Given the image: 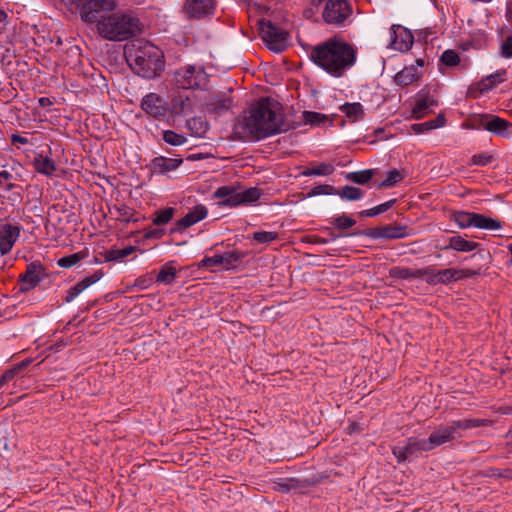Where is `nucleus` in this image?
I'll use <instances>...</instances> for the list:
<instances>
[{
	"mask_svg": "<svg viewBox=\"0 0 512 512\" xmlns=\"http://www.w3.org/2000/svg\"><path fill=\"white\" fill-rule=\"evenodd\" d=\"M252 237L259 243H269L277 239L278 233L272 231H259L253 233Z\"/></svg>",
	"mask_w": 512,
	"mask_h": 512,
	"instance_id": "nucleus-50",
	"label": "nucleus"
},
{
	"mask_svg": "<svg viewBox=\"0 0 512 512\" xmlns=\"http://www.w3.org/2000/svg\"><path fill=\"white\" fill-rule=\"evenodd\" d=\"M12 178V174L7 170L0 171V184H7V187L11 189L13 187L12 184L8 183V181Z\"/></svg>",
	"mask_w": 512,
	"mask_h": 512,
	"instance_id": "nucleus-57",
	"label": "nucleus"
},
{
	"mask_svg": "<svg viewBox=\"0 0 512 512\" xmlns=\"http://www.w3.org/2000/svg\"><path fill=\"white\" fill-rule=\"evenodd\" d=\"M88 255V250L84 249L71 255L61 257L57 260V265L62 268H71L82 260L86 259Z\"/></svg>",
	"mask_w": 512,
	"mask_h": 512,
	"instance_id": "nucleus-34",
	"label": "nucleus"
},
{
	"mask_svg": "<svg viewBox=\"0 0 512 512\" xmlns=\"http://www.w3.org/2000/svg\"><path fill=\"white\" fill-rule=\"evenodd\" d=\"M501 56L506 59L512 58V35L502 43Z\"/></svg>",
	"mask_w": 512,
	"mask_h": 512,
	"instance_id": "nucleus-53",
	"label": "nucleus"
},
{
	"mask_svg": "<svg viewBox=\"0 0 512 512\" xmlns=\"http://www.w3.org/2000/svg\"><path fill=\"white\" fill-rule=\"evenodd\" d=\"M18 374L17 369L13 366L11 369L6 370L2 375L6 378L8 382L14 379V377Z\"/></svg>",
	"mask_w": 512,
	"mask_h": 512,
	"instance_id": "nucleus-59",
	"label": "nucleus"
},
{
	"mask_svg": "<svg viewBox=\"0 0 512 512\" xmlns=\"http://www.w3.org/2000/svg\"><path fill=\"white\" fill-rule=\"evenodd\" d=\"M378 214H381L380 212V209L378 208V206H375L373 208H370V209H367V210H364L362 212H360V216H363V217H374Z\"/></svg>",
	"mask_w": 512,
	"mask_h": 512,
	"instance_id": "nucleus-58",
	"label": "nucleus"
},
{
	"mask_svg": "<svg viewBox=\"0 0 512 512\" xmlns=\"http://www.w3.org/2000/svg\"><path fill=\"white\" fill-rule=\"evenodd\" d=\"M209 76L201 65L186 64L173 73L172 85L178 89L196 90L204 89Z\"/></svg>",
	"mask_w": 512,
	"mask_h": 512,
	"instance_id": "nucleus-5",
	"label": "nucleus"
},
{
	"mask_svg": "<svg viewBox=\"0 0 512 512\" xmlns=\"http://www.w3.org/2000/svg\"><path fill=\"white\" fill-rule=\"evenodd\" d=\"M174 212V208L171 207L156 211L154 214L155 216L153 218V223L155 225H163L170 222L174 216Z\"/></svg>",
	"mask_w": 512,
	"mask_h": 512,
	"instance_id": "nucleus-44",
	"label": "nucleus"
},
{
	"mask_svg": "<svg viewBox=\"0 0 512 512\" xmlns=\"http://www.w3.org/2000/svg\"><path fill=\"white\" fill-rule=\"evenodd\" d=\"M431 130V124L428 121L411 125V131L415 134H422Z\"/></svg>",
	"mask_w": 512,
	"mask_h": 512,
	"instance_id": "nucleus-54",
	"label": "nucleus"
},
{
	"mask_svg": "<svg viewBox=\"0 0 512 512\" xmlns=\"http://www.w3.org/2000/svg\"><path fill=\"white\" fill-rule=\"evenodd\" d=\"M493 160V156L489 155V154H486V153H481V154H475L471 157L470 159V165H474V166H486L488 164H490Z\"/></svg>",
	"mask_w": 512,
	"mask_h": 512,
	"instance_id": "nucleus-52",
	"label": "nucleus"
},
{
	"mask_svg": "<svg viewBox=\"0 0 512 512\" xmlns=\"http://www.w3.org/2000/svg\"><path fill=\"white\" fill-rule=\"evenodd\" d=\"M340 109L351 121L362 119L364 115L363 106L358 102L346 103Z\"/></svg>",
	"mask_w": 512,
	"mask_h": 512,
	"instance_id": "nucleus-36",
	"label": "nucleus"
},
{
	"mask_svg": "<svg viewBox=\"0 0 512 512\" xmlns=\"http://www.w3.org/2000/svg\"><path fill=\"white\" fill-rule=\"evenodd\" d=\"M109 212L116 218V220L123 223L137 221V219H134V209L123 203L113 205L109 208Z\"/></svg>",
	"mask_w": 512,
	"mask_h": 512,
	"instance_id": "nucleus-26",
	"label": "nucleus"
},
{
	"mask_svg": "<svg viewBox=\"0 0 512 512\" xmlns=\"http://www.w3.org/2000/svg\"><path fill=\"white\" fill-rule=\"evenodd\" d=\"M183 160L181 158H167L164 156L155 157L151 163V171L158 174H165L176 170Z\"/></svg>",
	"mask_w": 512,
	"mask_h": 512,
	"instance_id": "nucleus-23",
	"label": "nucleus"
},
{
	"mask_svg": "<svg viewBox=\"0 0 512 512\" xmlns=\"http://www.w3.org/2000/svg\"><path fill=\"white\" fill-rule=\"evenodd\" d=\"M31 363V359H25L23 361H21L20 363L14 365L15 369H17L18 373L20 371H22L24 368H26L27 366H29Z\"/></svg>",
	"mask_w": 512,
	"mask_h": 512,
	"instance_id": "nucleus-62",
	"label": "nucleus"
},
{
	"mask_svg": "<svg viewBox=\"0 0 512 512\" xmlns=\"http://www.w3.org/2000/svg\"><path fill=\"white\" fill-rule=\"evenodd\" d=\"M136 286L140 287L141 289H144L148 287V284L146 283L145 279L139 278L136 280Z\"/></svg>",
	"mask_w": 512,
	"mask_h": 512,
	"instance_id": "nucleus-64",
	"label": "nucleus"
},
{
	"mask_svg": "<svg viewBox=\"0 0 512 512\" xmlns=\"http://www.w3.org/2000/svg\"><path fill=\"white\" fill-rule=\"evenodd\" d=\"M429 274L428 269H416L412 270L405 267H393L390 270V275L394 278L399 279H410V278H420Z\"/></svg>",
	"mask_w": 512,
	"mask_h": 512,
	"instance_id": "nucleus-32",
	"label": "nucleus"
},
{
	"mask_svg": "<svg viewBox=\"0 0 512 512\" xmlns=\"http://www.w3.org/2000/svg\"><path fill=\"white\" fill-rule=\"evenodd\" d=\"M334 172V166L328 163H320L314 167L307 168L302 172L304 176H328Z\"/></svg>",
	"mask_w": 512,
	"mask_h": 512,
	"instance_id": "nucleus-39",
	"label": "nucleus"
},
{
	"mask_svg": "<svg viewBox=\"0 0 512 512\" xmlns=\"http://www.w3.org/2000/svg\"><path fill=\"white\" fill-rule=\"evenodd\" d=\"M19 280V291H30L40 283L41 271L36 265H29L26 272L20 275Z\"/></svg>",
	"mask_w": 512,
	"mask_h": 512,
	"instance_id": "nucleus-20",
	"label": "nucleus"
},
{
	"mask_svg": "<svg viewBox=\"0 0 512 512\" xmlns=\"http://www.w3.org/2000/svg\"><path fill=\"white\" fill-rule=\"evenodd\" d=\"M175 276L176 268L172 265V262H168L161 267L156 280L159 283L171 284Z\"/></svg>",
	"mask_w": 512,
	"mask_h": 512,
	"instance_id": "nucleus-38",
	"label": "nucleus"
},
{
	"mask_svg": "<svg viewBox=\"0 0 512 512\" xmlns=\"http://www.w3.org/2000/svg\"><path fill=\"white\" fill-rule=\"evenodd\" d=\"M395 201H396L395 199H391V200L386 201V202H384V203H382L380 205H377V206L380 209V212L383 213V212H386L387 210H389L393 206Z\"/></svg>",
	"mask_w": 512,
	"mask_h": 512,
	"instance_id": "nucleus-60",
	"label": "nucleus"
},
{
	"mask_svg": "<svg viewBox=\"0 0 512 512\" xmlns=\"http://www.w3.org/2000/svg\"><path fill=\"white\" fill-rule=\"evenodd\" d=\"M208 216V209L203 204H197L190 209L181 219L175 222L172 231L183 232L187 228L197 224Z\"/></svg>",
	"mask_w": 512,
	"mask_h": 512,
	"instance_id": "nucleus-15",
	"label": "nucleus"
},
{
	"mask_svg": "<svg viewBox=\"0 0 512 512\" xmlns=\"http://www.w3.org/2000/svg\"><path fill=\"white\" fill-rule=\"evenodd\" d=\"M427 451L431 450L426 439L416 437L408 438L404 443L397 444L392 449V453L398 462L416 459Z\"/></svg>",
	"mask_w": 512,
	"mask_h": 512,
	"instance_id": "nucleus-8",
	"label": "nucleus"
},
{
	"mask_svg": "<svg viewBox=\"0 0 512 512\" xmlns=\"http://www.w3.org/2000/svg\"><path fill=\"white\" fill-rule=\"evenodd\" d=\"M241 256L239 253L235 251L226 252L224 254L214 255L211 257H205L201 260L199 266L200 267H221L223 269L229 270L234 268L236 264L240 261Z\"/></svg>",
	"mask_w": 512,
	"mask_h": 512,
	"instance_id": "nucleus-13",
	"label": "nucleus"
},
{
	"mask_svg": "<svg viewBox=\"0 0 512 512\" xmlns=\"http://www.w3.org/2000/svg\"><path fill=\"white\" fill-rule=\"evenodd\" d=\"M39 104L42 106V107H45V106H49L52 104L51 100L47 97H41L39 99Z\"/></svg>",
	"mask_w": 512,
	"mask_h": 512,
	"instance_id": "nucleus-63",
	"label": "nucleus"
},
{
	"mask_svg": "<svg viewBox=\"0 0 512 512\" xmlns=\"http://www.w3.org/2000/svg\"><path fill=\"white\" fill-rule=\"evenodd\" d=\"M440 61L448 67H454L459 64L460 57L457 52H455L454 50L448 49L442 53Z\"/></svg>",
	"mask_w": 512,
	"mask_h": 512,
	"instance_id": "nucleus-47",
	"label": "nucleus"
},
{
	"mask_svg": "<svg viewBox=\"0 0 512 512\" xmlns=\"http://www.w3.org/2000/svg\"><path fill=\"white\" fill-rule=\"evenodd\" d=\"M336 194L342 199L348 201L360 200L363 196V192L361 191V189L354 186H345L338 190Z\"/></svg>",
	"mask_w": 512,
	"mask_h": 512,
	"instance_id": "nucleus-42",
	"label": "nucleus"
},
{
	"mask_svg": "<svg viewBox=\"0 0 512 512\" xmlns=\"http://www.w3.org/2000/svg\"><path fill=\"white\" fill-rule=\"evenodd\" d=\"M284 121L279 104L262 98L243 114L234 126V134L241 140H260L283 131Z\"/></svg>",
	"mask_w": 512,
	"mask_h": 512,
	"instance_id": "nucleus-1",
	"label": "nucleus"
},
{
	"mask_svg": "<svg viewBox=\"0 0 512 512\" xmlns=\"http://www.w3.org/2000/svg\"><path fill=\"white\" fill-rule=\"evenodd\" d=\"M303 117L305 122L311 125H320L321 123L328 121V117L326 115L312 111H305L303 113Z\"/></svg>",
	"mask_w": 512,
	"mask_h": 512,
	"instance_id": "nucleus-48",
	"label": "nucleus"
},
{
	"mask_svg": "<svg viewBox=\"0 0 512 512\" xmlns=\"http://www.w3.org/2000/svg\"><path fill=\"white\" fill-rule=\"evenodd\" d=\"M20 227L11 224L0 226V253H9L20 236Z\"/></svg>",
	"mask_w": 512,
	"mask_h": 512,
	"instance_id": "nucleus-17",
	"label": "nucleus"
},
{
	"mask_svg": "<svg viewBox=\"0 0 512 512\" xmlns=\"http://www.w3.org/2000/svg\"><path fill=\"white\" fill-rule=\"evenodd\" d=\"M355 220L348 217L347 215L343 214L341 216H338L336 217L332 224L338 228V229H341V230H346V229H349L351 228L352 226L355 225Z\"/></svg>",
	"mask_w": 512,
	"mask_h": 512,
	"instance_id": "nucleus-49",
	"label": "nucleus"
},
{
	"mask_svg": "<svg viewBox=\"0 0 512 512\" xmlns=\"http://www.w3.org/2000/svg\"><path fill=\"white\" fill-rule=\"evenodd\" d=\"M457 434L456 429L451 422L449 425H440L437 427L426 439L430 450H433L445 443L451 442L456 438L460 437Z\"/></svg>",
	"mask_w": 512,
	"mask_h": 512,
	"instance_id": "nucleus-12",
	"label": "nucleus"
},
{
	"mask_svg": "<svg viewBox=\"0 0 512 512\" xmlns=\"http://www.w3.org/2000/svg\"><path fill=\"white\" fill-rule=\"evenodd\" d=\"M103 276L102 272L100 271H97L95 272L93 275L91 276H88L86 278H84L83 280H81L80 282H78L77 284H75L74 286H72L68 292H67V296L65 298L66 302H71L73 301L78 295H80V293H82L86 288H88L89 286H91L92 284L98 282L101 277Z\"/></svg>",
	"mask_w": 512,
	"mask_h": 512,
	"instance_id": "nucleus-25",
	"label": "nucleus"
},
{
	"mask_svg": "<svg viewBox=\"0 0 512 512\" xmlns=\"http://www.w3.org/2000/svg\"><path fill=\"white\" fill-rule=\"evenodd\" d=\"M310 58L329 75L339 78L355 65L357 48L342 37L334 36L314 46Z\"/></svg>",
	"mask_w": 512,
	"mask_h": 512,
	"instance_id": "nucleus-2",
	"label": "nucleus"
},
{
	"mask_svg": "<svg viewBox=\"0 0 512 512\" xmlns=\"http://www.w3.org/2000/svg\"><path fill=\"white\" fill-rule=\"evenodd\" d=\"M336 190L333 186L331 185H327V184H323V185H318V186H315L312 188V190L308 193V196L309 197H313V196H319V195H331V194H336Z\"/></svg>",
	"mask_w": 512,
	"mask_h": 512,
	"instance_id": "nucleus-51",
	"label": "nucleus"
},
{
	"mask_svg": "<svg viewBox=\"0 0 512 512\" xmlns=\"http://www.w3.org/2000/svg\"><path fill=\"white\" fill-rule=\"evenodd\" d=\"M135 251L134 246H127L123 249H110L105 251V261H120Z\"/></svg>",
	"mask_w": 512,
	"mask_h": 512,
	"instance_id": "nucleus-40",
	"label": "nucleus"
},
{
	"mask_svg": "<svg viewBox=\"0 0 512 512\" xmlns=\"http://www.w3.org/2000/svg\"><path fill=\"white\" fill-rule=\"evenodd\" d=\"M479 246V243L469 241L460 235H455L449 238V243L445 249H453L458 252H470L475 250Z\"/></svg>",
	"mask_w": 512,
	"mask_h": 512,
	"instance_id": "nucleus-27",
	"label": "nucleus"
},
{
	"mask_svg": "<svg viewBox=\"0 0 512 512\" xmlns=\"http://www.w3.org/2000/svg\"><path fill=\"white\" fill-rule=\"evenodd\" d=\"M259 31L267 47L276 53L284 51L288 46V33L271 21L260 20Z\"/></svg>",
	"mask_w": 512,
	"mask_h": 512,
	"instance_id": "nucleus-6",
	"label": "nucleus"
},
{
	"mask_svg": "<svg viewBox=\"0 0 512 512\" xmlns=\"http://www.w3.org/2000/svg\"><path fill=\"white\" fill-rule=\"evenodd\" d=\"M125 57L131 69L143 78H155L164 69L162 51L142 39L134 40L125 46Z\"/></svg>",
	"mask_w": 512,
	"mask_h": 512,
	"instance_id": "nucleus-3",
	"label": "nucleus"
},
{
	"mask_svg": "<svg viewBox=\"0 0 512 512\" xmlns=\"http://www.w3.org/2000/svg\"><path fill=\"white\" fill-rule=\"evenodd\" d=\"M436 105L437 103L432 96L427 93H418L414 99L410 118L421 119L431 113L432 108Z\"/></svg>",
	"mask_w": 512,
	"mask_h": 512,
	"instance_id": "nucleus-16",
	"label": "nucleus"
},
{
	"mask_svg": "<svg viewBox=\"0 0 512 512\" xmlns=\"http://www.w3.org/2000/svg\"><path fill=\"white\" fill-rule=\"evenodd\" d=\"M95 22L99 35L109 41H124L140 32L139 20L130 13L103 12Z\"/></svg>",
	"mask_w": 512,
	"mask_h": 512,
	"instance_id": "nucleus-4",
	"label": "nucleus"
},
{
	"mask_svg": "<svg viewBox=\"0 0 512 512\" xmlns=\"http://www.w3.org/2000/svg\"><path fill=\"white\" fill-rule=\"evenodd\" d=\"M507 79V70L499 69L494 73L482 78L479 82L476 83L477 90L484 94L490 90H492L497 85L503 83Z\"/></svg>",
	"mask_w": 512,
	"mask_h": 512,
	"instance_id": "nucleus-21",
	"label": "nucleus"
},
{
	"mask_svg": "<svg viewBox=\"0 0 512 512\" xmlns=\"http://www.w3.org/2000/svg\"><path fill=\"white\" fill-rule=\"evenodd\" d=\"M231 90L224 94H215L210 96L205 104V109L209 113L218 114L229 111L233 106V99L231 97Z\"/></svg>",
	"mask_w": 512,
	"mask_h": 512,
	"instance_id": "nucleus-18",
	"label": "nucleus"
},
{
	"mask_svg": "<svg viewBox=\"0 0 512 512\" xmlns=\"http://www.w3.org/2000/svg\"><path fill=\"white\" fill-rule=\"evenodd\" d=\"M403 174L397 169H391L387 172L385 180H383L378 186L379 187H393L395 184L403 179Z\"/></svg>",
	"mask_w": 512,
	"mask_h": 512,
	"instance_id": "nucleus-45",
	"label": "nucleus"
},
{
	"mask_svg": "<svg viewBox=\"0 0 512 512\" xmlns=\"http://www.w3.org/2000/svg\"><path fill=\"white\" fill-rule=\"evenodd\" d=\"M171 105L174 113L184 114L192 110L194 103L188 95H178L173 97Z\"/></svg>",
	"mask_w": 512,
	"mask_h": 512,
	"instance_id": "nucleus-33",
	"label": "nucleus"
},
{
	"mask_svg": "<svg viewBox=\"0 0 512 512\" xmlns=\"http://www.w3.org/2000/svg\"><path fill=\"white\" fill-rule=\"evenodd\" d=\"M352 13V6L347 0H328L325 3L322 18L326 24L343 26Z\"/></svg>",
	"mask_w": 512,
	"mask_h": 512,
	"instance_id": "nucleus-7",
	"label": "nucleus"
},
{
	"mask_svg": "<svg viewBox=\"0 0 512 512\" xmlns=\"http://www.w3.org/2000/svg\"><path fill=\"white\" fill-rule=\"evenodd\" d=\"M483 127L489 132L502 137H507L509 136V128L511 127V123L497 116H489L483 122Z\"/></svg>",
	"mask_w": 512,
	"mask_h": 512,
	"instance_id": "nucleus-24",
	"label": "nucleus"
},
{
	"mask_svg": "<svg viewBox=\"0 0 512 512\" xmlns=\"http://www.w3.org/2000/svg\"><path fill=\"white\" fill-rule=\"evenodd\" d=\"M33 166L38 173L51 176L56 170L55 162L48 156L38 154L33 160Z\"/></svg>",
	"mask_w": 512,
	"mask_h": 512,
	"instance_id": "nucleus-30",
	"label": "nucleus"
},
{
	"mask_svg": "<svg viewBox=\"0 0 512 512\" xmlns=\"http://www.w3.org/2000/svg\"><path fill=\"white\" fill-rule=\"evenodd\" d=\"M10 139H11V143L13 145L18 144V143L26 145V144L30 143V141H29V139L27 137L22 136V135H18V134H12L10 136Z\"/></svg>",
	"mask_w": 512,
	"mask_h": 512,
	"instance_id": "nucleus-56",
	"label": "nucleus"
},
{
	"mask_svg": "<svg viewBox=\"0 0 512 512\" xmlns=\"http://www.w3.org/2000/svg\"><path fill=\"white\" fill-rule=\"evenodd\" d=\"M80 10L81 19L87 23H94L103 12L113 11L116 7L112 0H74Z\"/></svg>",
	"mask_w": 512,
	"mask_h": 512,
	"instance_id": "nucleus-9",
	"label": "nucleus"
},
{
	"mask_svg": "<svg viewBox=\"0 0 512 512\" xmlns=\"http://www.w3.org/2000/svg\"><path fill=\"white\" fill-rule=\"evenodd\" d=\"M376 170L375 169H366L361 171H355L348 173L345 178L348 181L357 183V184H365L369 180L373 178L375 175Z\"/></svg>",
	"mask_w": 512,
	"mask_h": 512,
	"instance_id": "nucleus-37",
	"label": "nucleus"
},
{
	"mask_svg": "<svg viewBox=\"0 0 512 512\" xmlns=\"http://www.w3.org/2000/svg\"><path fill=\"white\" fill-rule=\"evenodd\" d=\"M457 434H459V430H467L481 426H487L490 424V421L485 419H461L452 421Z\"/></svg>",
	"mask_w": 512,
	"mask_h": 512,
	"instance_id": "nucleus-35",
	"label": "nucleus"
},
{
	"mask_svg": "<svg viewBox=\"0 0 512 512\" xmlns=\"http://www.w3.org/2000/svg\"><path fill=\"white\" fill-rule=\"evenodd\" d=\"M163 140L173 146H180L186 142V137L172 130H166L163 133Z\"/></svg>",
	"mask_w": 512,
	"mask_h": 512,
	"instance_id": "nucleus-46",
	"label": "nucleus"
},
{
	"mask_svg": "<svg viewBox=\"0 0 512 512\" xmlns=\"http://www.w3.org/2000/svg\"><path fill=\"white\" fill-rule=\"evenodd\" d=\"M473 227L484 230H499L502 228V223L498 219L474 213Z\"/></svg>",
	"mask_w": 512,
	"mask_h": 512,
	"instance_id": "nucleus-31",
	"label": "nucleus"
},
{
	"mask_svg": "<svg viewBox=\"0 0 512 512\" xmlns=\"http://www.w3.org/2000/svg\"><path fill=\"white\" fill-rule=\"evenodd\" d=\"M238 196V189L233 185L221 186L214 192V198L221 199L219 204L225 207L238 206Z\"/></svg>",
	"mask_w": 512,
	"mask_h": 512,
	"instance_id": "nucleus-22",
	"label": "nucleus"
},
{
	"mask_svg": "<svg viewBox=\"0 0 512 512\" xmlns=\"http://www.w3.org/2000/svg\"><path fill=\"white\" fill-rule=\"evenodd\" d=\"M376 237L384 239H401L408 236L406 227L400 225H387L379 228L375 233Z\"/></svg>",
	"mask_w": 512,
	"mask_h": 512,
	"instance_id": "nucleus-28",
	"label": "nucleus"
},
{
	"mask_svg": "<svg viewBox=\"0 0 512 512\" xmlns=\"http://www.w3.org/2000/svg\"><path fill=\"white\" fill-rule=\"evenodd\" d=\"M420 76L421 72L415 67V65H410L404 67L396 74L395 81L399 85L407 86L418 80Z\"/></svg>",
	"mask_w": 512,
	"mask_h": 512,
	"instance_id": "nucleus-29",
	"label": "nucleus"
},
{
	"mask_svg": "<svg viewBox=\"0 0 512 512\" xmlns=\"http://www.w3.org/2000/svg\"><path fill=\"white\" fill-rule=\"evenodd\" d=\"M445 117L443 115H438L435 119L429 120L428 123L431 124V130L443 127L445 125Z\"/></svg>",
	"mask_w": 512,
	"mask_h": 512,
	"instance_id": "nucleus-55",
	"label": "nucleus"
},
{
	"mask_svg": "<svg viewBox=\"0 0 512 512\" xmlns=\"http://www.w3.org/2000/svg\"><path fill=\"white\" fill-rule=\"evenodd\" d=\"M215 0H186L184 12L188 18L201 19L214 14Z\"/></svg>",
	"mask_w": 512,
	"mask_h": 512,
	"instance_id": "nucleus-11",
	"label": "nucleus"
},
{
	"mask_svg": "<svg viewBox=\"0 0 512 512\" xmlns=\"http://www.w3.org/2000/svg\"><path fill=\"white\" fill-rule=\"evenodd\" d=\"M239 205L245 203H252L260 198V190L257 188H249L244 191H238Z\"/></svg>",
	"mask_w": 512,
	"mask_h": 512,
	"instance_id": "nucleus-43",
	"label": "nucleus"
},
{
	"mask_svg": "<svg viewBox=\"0 0 512 512\" xmlns=\"http://www.w3.org/2000/svg\"><path fill=\"white\" fill-rule=\"evenodd\" d=\"M452 220L458 225L459 228L473 227L474 213L460 211L452 215Z\"/></svg>",
	"mask_w": 512,
	"mask_h": 512,
	"instance_id": "nucleus-41",
	"label": "nucleus"
},
{
	"mask_svg": "<svg viewBox=\"0 0 512 512\" xmlns=\"http://www.w3.org/2000/svg\"><path fill=\"white\" fill-rule=\"evenodd\" d=\"M309 242H311L313 244L324 245V244H327L329 242V240L326 238L319 237V236H312L310 238Z\"/></svg>",
	"mask_w": 512,
	"mask_h": 512,
	"instance_id": "nucleus-61",
	"label": "nucleus"
},
{
	"mask_svg": "<svg viewBox=\"0 0 512 512\" xmlns=\"http://www.w3.org/2000/svg\"><path fill=\"white\" fill-rule=\"evenodd\" d=\"M390 40L388 48L405 52L408 51L413 44V35L409 30L401 25H392L389 30Z\"/></svg>",
	"mask_w": 512,
	"mask_h": 512,
	"instance_id": "nucleus-10",
	"label": "nucleus"
},
{
	"mask_svg": "<svg viewBox=\"0 0 512 512\" xmlns=\"http://www.w3.org/2000/svg\"><path fill=\"white\" fill-rule=\"evenodd\" d=\"M142 109L154 118L165 115L166 107L163 99L156 93L147 94L141 102Z\"/></svg>",
	"mask_w": 512,
	"mask_h": 512,
	"instance_id": "nucleus-19",
	"label": "nucleus"
},
{
	"mask_svg": "<svg viewBox=\"0 0 512 512\" xmlns=\"http://www.w3.org/2000/svg\"><path fill=\"white\" fill-rule=\"evenodd\" d=\"M429 278L427 282L432 285L436 284H447L453 281H457L466 277H470L474 275V272L468 269H454L448 268L444 270H440L433 274H428Z\"/></svg>",
	"mask_w": 512,
	"mask_h": 512,
	"instance_id": "nucleus-14",
	"label": "nucleus"
}]
</instances>
